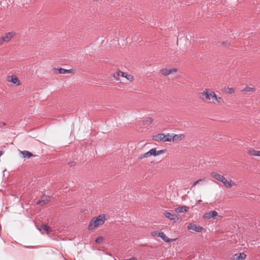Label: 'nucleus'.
<instances>
[{"mask_svg": "<svg viewBox=\"0 0 260 260\" xmlns=\"http://www.w3.org/2000/svg\"><path fill=\"white\" fill-rule=\"evenodd\" d=\"M199 98L205 102L217 103L219 105L224 104L223 99L216 95L215 92L211 89L205 88L203 91L199 94Z\"/></svg>", "mask_w": 260, "mask_h": 260, "instance_id": "obj_1", "label": "nucleus"}, {"mask_svg": "<svg viewBox=\"0 0 260 260\" xmlns=\"http://www.w3.org/2000/svg\"><path fill=\"white\" fill-rule=\"evenodd\" d=\"M105 219L104 215H100L95 218H93L89 224L88 229L92 230L98 226L103 224L105 222Z\"/></svg>", "mask_w": 260, "mask_h": 260, "instance_id": "obj_2", "label": "nucleus"}, {"mask_svg": "<svg viewBox=\"0 0 260 260\" xmlns=\"http://www.w3.org/2000/svg\"><path fill=\"white\" fill-rule=\"evenodd\" d=\"M166 151L165 150H161L156 151V149H152L150 150L148 152L144 153L143 155V156H141V158H145L150 156L151 155H158L159 154L164 153Z\"/></svg>", "mask_w": 260, "mask_h": 260, "instance_id": "obj_3", "label": "nucleus"}, {"mask_svg": "<svg viewBox=\"0 0 260 260\" xmlns=\"http://www.w3.org/2000/svg\"><path fill=\"white\" fill-rule=\"evenodd\" d=\"M15 35V33L14 32H9L6 34L4 36L1 37L0 46H2L4 42H9Z\"/></svg>", "mask_w": 260, "mask_h": 260, "instance_id": "obj_4", "label": "nucleus"}, {"mask_svg": "<svg viewBox=\"0 0 260 260\" xmlns=\"http://www.w3.org/2000/svg\"><path fill=\"white\" fill-rule=\"evenodd\" d=\"M220 182L222 183L225 187L228 188H231L236 185V183L234 181L231 179H227L224 176H223Z\"/></svg>", "mask_w": 260, "mask_h": 260, "instance_id": "obj_5", "label": "nucleus"}, {"mask_svg": "<svg viewBox=\"0 0 260 260\" xmlns=\"http://www.w3.org/2000/svg\"><path fill=\"white\" fill-rule=\"evenodd\" d=\"M122 76L126 78L129 81H133L134 79L133 76L130 74H128L126 73L122 72L119 70L117 71L116 74H114L113 76L116 79H118L119 76Z\"/></svg>", "mask_w": 260, "mask_h": 260, "instance_id": "obj_6", "label": "nucleus"}, {"mask_svg": "<svg viewBox=\"0 0 260 260\" xmlns=\"http://www.w3.org/2000/svg\"><path fill=\"white\" fill-rule=\"evenodd\" d=\"M153 235L156 236L157 237H160L165 242H171L172 241H175V239H171L168 238L164 233L161 232H155L153 233Z\"/></svg>", "mask_w": 260, "mask_h": 260, "instance_id": "obj_7", "label": "nucleus"}, {"mask_svg": "<svg viewBox=\"0 0 260 260\" xmlns=\"http://www.w3.org/2000/svg\"><path fill=\"white\" fill-rule=\"evenodd\" d=\"M218 213L216 211H212L204 214L203 215V218L204 219H215Z\"/></svg>", "mask_w": 260, "mask_h": 260, "instance_id": "obj_8", "label": "nucleus"}, {"mask_svg": "<svg viewBox=\"0 0 260 260\" xmlns=\"http://www.w3.org/2000/svg\"><path fill=\"white\" fill-rule=\"evenodd\" d=\"M186 135L183 134H173V138H172L173 142H180L186 139Z\"/></svg>", "mask_w": 260, "mask_h": 260, "instance_id": "obj_9", "label": "nucleus"}, {"mask_svg": "<svg viewBox=\"0 0 260 260\" xmlns=\"http://www.w3.org/2000/svg\"><path fill=\"white\" fill-rule=\"evenodd\" d=\"M187 229L189 230H192L198 233L202 232V231L204 230V228L203 227H201L195 224H190L189 225H188Z\"/></svg>", "mask_w": 260, "mask_h": 260, "instance_id": "obj_10", "label": "nucleus"}, {"mask_svg": "<svg viewBox=\"0 0 260 260\" xmlns=\"http://www.w3.org/2000/svg\"><path fill=\"white\" fill-rule=\"evenodd\" d=\"M177 70L175 68H171V69H164L160 70V73L162 75L167 76L169 75L170 74H172L173 73H176L177 72Z\"/></svg>", "mask_w": 260, "mask_h": 260, "instance_id": "obj_11", "label": "nucleus"}, {"mask_svg": "<svg viewBox=\"0 0 260 260\" xmlns=\"http://www.w3.org/2000/svg\"><path fill=\"white\" fill-rule=\"evenodd\" d=\"M246 254L244 253H238L232 256V260H244L246 258Z\"/></svg>", "mask_w": 260, "mask_h": 260, "instance_id": "obj_12", "label": "nucleus"}, {"mask_svg": "<svg viewBox=\"0 0 260 260\" xmlns=\"http://www.w3.org/2000/svg\"><path fill=\"white\" fill-rule=\"evenodd\" d=\"M210 176L218 181L219 182L221 181V179L223 177V175H220L216 172H212L210 173Z\"/></svg>", "mask_w": 260, "mask_h": 260, "instance_id": "obj_13", "label": "nucleus"}, {"mask_svg": "<svg viewBox=\"0 0 260 260\" xmlns=\"http://www.w3.org/2000/svg\"><path fill=\"white\" fill-rule=\"evenodd\" d=\"M164 137L165 134H158L157 135H156L155 136H153V140L155 141H161L164 142Z\"/></svg>", "mask_w": 260, "mask_h": 260, "instance_id": "obj_14", "label": "nucleus"}, {"mask_svg": "<svg viewBox=\"0 0 260 260\" xmlns=\"http://www.w3.org/2000/svg\"><path fill=\"white\" fill-rule=\"evenodd\" d=\"M50 197L49 196H44L43 197V198L41 200L38 201L37 202V204L38 205H43L46 204L49 201H50Z\"/></svg>", "mask_w": 260, "mask_h": 260, "instance_id": "obj_15", "label": "nucleus"}, {"mask_svg": "<svg viewBox=\"0 0 260 260\" xmlns=\"http://www.w3.org/2000/svg\"><path fill=\"white\" fill-rule=\"evenodd\" d=\"M39 230L42 233H44L45 232L48 233L52 232L51 228L46 224L42 225Z\"/></svg>", "mask_w": 260, "mask_h": 260, "instance_id": "obj_16", "label": "nucleus"}, {"mask_svg": "<svg viewBox=\"0 0 260 260\" xmlns=\"http://www.w3.org/2000/svg\"><path fill=\"white\" fill-rule=\"evenodd\" d=\"M53 70L56 71H58L57 73L66 74H70L72 73V70H67L62 68H54Z\"/></svg>", "mask_w": 260, "mask_h": 260, "instance_id": "obj_17", "label": "nucleus"}, {"mask_svg": "<svg viewBox=\"0 0 260 260\" xmlns=\"http://www.w3.org/2000/svg\"><path fill=\"white\" fill-rule=\"evenodd\" d=\"M189 207L187 206H181L175 209V211L178 213H184L188 211Z\"/></svg>", "mask_w": 260, "mask_h": 260, "instance_id": "obj_18", "label": "nucleus"}, {"mask_svg": "<svg viewBox=\"0 0 260 260\" xmlns=\"http://www.w3.org/2000/svg\"><path fill=\"white\" fill-rule=\"evenodd\" d=\"M153 122V119L151 117H147L144 119L143 120V124L144 125H149Z\"/></svg>", "mask_w": 260, "mask_h": 260, "instance_id": "obj_19", "label": "nucleus"}, {"mask_svg": "<svg viewBox=\"0 0 260 260\" xmlns=\"http://www.w3.org/2000/svg\"><path fill=\"white\" fill-rule=\"evenodd\" d=\"M173 138V134H170L169 133L165 134L164 142H172Z\"/></svg>", "mask_w": 260, "mask_h": 260, "instance_id": "obj_20", "label": "nucleus"}, {"mask_svg": "<svg viewBox=\"0 0 260 260\" xmlns=\"http://www.w3.org/2000/svg\"><path fill=\"white\" fill-rule=\"evenodd\" d=\"M248 153L252 156H260V151H256L251 149L248 151Z\"/></svg>", "mask_w": 260, "mask_h": 260, "instance_id": "obj_21", "label": "nucleus"}, {"mask_svg": "<svg viewBox=\"0 0 260 260\" xmlns=\"http://www.w3.org/2000/svg\"><path fill=\"white\" fill-rule=\"evenodd\" d=\"M20 152L23 155V156L24 158H29L31 156H34L31 152L28 151H20Z\"/></svg>", "mask_w": 260, "mask_h": 260, "instance_id": "obj_22", "label": "nucleus"}, {"mask_svg": "<svg viewBox=\"0 0 260 260\" xmlns=\"http://www.w3.org/2000/svg\"><path fill=\"white\" fill-rule=\"evenodd\" d=\"M164 215L170 219V220H174L176 218V215L174 214H171L170 212H166L164 213Z\"/></svg>", "mask_w": 260, "mask_h": 260, "instance_id": "obj_23", "label": "nucleus"}, {"mask_svg": "<svg viewBox=\"0 0 260 260\" xmlns=\"http://www.w3.org/2000/svg\"><path fill=\"white\" fill-rule=\"evenodd\" d=\"M255 91V89L254 88L249 87H246L242 90V91L245 92H252Z\"/></svg>", "mask_w": 260, "mask_h": 260, "instance_id": "obj_24", "label": "nucleus"}, {"mask_svg": "<svg viewBox=\"0 0 260 260\" xmlns=\"http://www.w3.org/2000/svg\"><path fill=\"white\" fill-rule=\"evenodd\" d=\"M11 80L10 81L13 83L16 84L17 82H19L18 78L16 77L15 76H11Z\"/></svg>", "mask_w": 260, "mask_h": 260, "instance_id": "obj_25", "label": "nucleus"}, {"mask_svg": "<svg viewBox=\"0 0 260 260\" xmlns=\"http://www.w3.org/2000/svg\"><path fill=\"white\" fill-rule=\"evenodd\" d=\"M229 91H228V93L229 94H232L235 92V89L233 88L228 87Z\"/></svg>", "mask_w": 260, "mask_h": 260, "instance_id": "obj_26", "label": "nucleus"}, {"mask_svg": "<svg viewBox=\"0 0 260 260\" xmlns=\"http://www.w3.org/2000/svg\"><path fill=\"white\" fill-rule=\"evenodd\" d=\"M103 240V238L102 237H99L98 238H97L95 240V242L96 243H101Z\"/></svg>", "mask_w": 260, "mask_h": 260, "instance_id": "obj_27", "label": "nucleus"}, {"mask_svg": "<svg viewBox=\"0 0 260 260\" xmlns=\"http://www.w3.org/2000/svg\"><path fill=\"white\" fill-rule=\"evenodd\" d=\"M203 180H204V179H201L198 180L197 181H196L193 183V186H196V185L199 184L200 182H201Z\"/></svg>", "mask_w": 260, "mask_h": 260, "instance_id": "obj_28", "label": "nucleus"}, {"mask_svg": "<svg viewBox=\"0 0 260 260\" xmlns=\"http://www.w3.org/2000/svg\"><path fill=\"white\" fill-rule=\"evenodd\" d=\"M76 163L74 161L73 162H70L69 163V165L70 167H73V166H74L75 165Z\"/></svg>", "mask_w": 260, "mask_h": 260, "instance_id": "obj_29", "label": "nucleus"}, {"mask_svg": "<svg viewBox=\"0 0 260 260\" xmlns=\"http://www.w3.org/2000/svg\"><path fill=\"white\" fill-rule=\"evenodd\" d=\"M125 260H137V258L136 257H132L131 258L127 259H125Z\"/></svg>", "mask_w": 260, "mask_h": 260, "instance_id": "obj_30", "label": "nucleus"}, {"mask_svg": "<svg viewBox=\"0 0 260 260\" xmlns=\"http://www.w3.org/2000/svg\"><path fill=\"white\" fill-rule=\"evenodd\" d=\"M2 154H3V151H0V156L2 155Z\"/></svg>", "mask_w": 260, "mask_h": 260, "instance_id": "obj_31", "label": "nucleus"}, {"mask_svg": "<svg viewBox=\"0 0 260 260\" xmlns=\"http://www.w3.org/2000/svg\"><path fill=\"white\" fill-rule=\"evenodd\" d=\"M202 202V200H199V201H198V203H201Z\"/></svg>", "mask_w": 260, "mask_h": 260, "instance_id": "obj_32", "label": "nucleus"}, {"mask_svg": "<svg viewBox=\"0 0 260 260\" xmlns=\"http://www.w3.org/2000/svg\"><path fill=\"white\" fill-rule=\"evenodd\" d=\"M3 125H6V123H4V122H3Z\"/></svg>", "mask_w": 260, "mask_h": 260, "instance_id": "obj_33", "label": "nucleus"}]
</instances>
